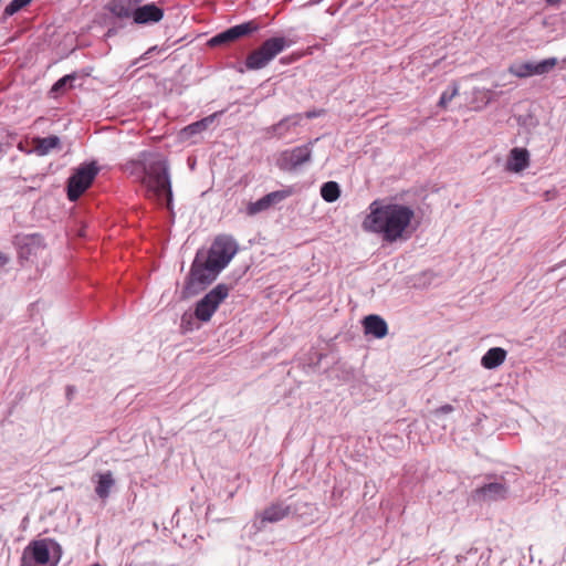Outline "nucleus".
Masks as SVG:
<instances>
[{
  "mask_svg": "<svg viewBox=\"0 0 566 566\" xmlns=\"http://www.w3.org/2000/svg\"><path fill=\"white\" fill-rule=\"evenodd\" d=\"M291 195L289 190H277L270 192L255 202H250L247 207V212L254 216L261 211L269 209L271 206L279 203Z\"/></svg>",
  "mask_w": 566,
  "mask_h": 566,
  "instance_id": "f8f14e48",
  "label": "nucleus"
},
{
  "mask_svg": "<svg viewBox=\"0 0 566 566\" xmlns=\"http://www.w3.org/2000/svg\"><path fill=\"white\" fill-rule=\"evenodd\" d=\"M453 410V407L451 405H444L442 407H440L439 411L443 412V413H449Z\"/></svg>",
  "mask_w": 566,
  "mask_h": 566,
  "instance_id": "473e14b6",
  "label": "nucleus"
},
{
  "mask_svg": "<svg viewBox=\"0 0 566 566\" xmlns=\"http://www.w3.org/2000/svg\"><path fill=\"white\" fill-rule=\"evenodd\" d=\"M61 556L59 543L51 538L38 539V566H57Z\"/></svg>",
  "mask_w": 566,
  "mask_h": 566,
  "instance_id": "9d476101",
  "label": "nucleus"
},
{
  "mask_svg": "<svg viewBox=\"0 0 566 566\" xmlns=\"http://www.w3.org/2000/svg\"><path fill=\"white\" fill-rule=\"evenodd\" d=\"M459 95V84L453 82L450 90L444 91L438 102V106L446 109L449 103Z\"/></svg>",
  "mask_w": 566,
  "mask_h": 566,
  "instance_id": "393cba45",
  "label": "nucleus"
},
{
  "mask_svg": "<svg viewBox=\"0 0 566 566\" xmlns=\"http://www.w3.org/2000/svg\"><path fill=\"white\" fill-rule=\"evenodd\" d=\"M98 174L94 164L80 166L67 180V198L76 201L92 185Z\"/></svg>",
  "mask_w": 566,
  "mask_h": 566,
  "instance_id": "39448f33",
  "label": "nucleus"
},
{
  "mask_svg": "<svg viewBox=\"0 0 566 566\" xmlns=\"http://www.w3.org/2000/svg\"><path fill=\"white\" fill-rule=\"evenodd\" d=\"M22 566H35V541H31L29 545L25 547L22 558Z\"/></svg>",
  "mask_w": 566,
  "mask_h": 566,
  "instance_id": "cd10ccee",
  "label": "nucleus"
},
{
  "mask_svg": "<svg viewBox=\"0 0 566 566\" xmlns=\"http://www.w3.org/2000/svg\"><path fill=\"white\" fill-rule=\"evenodd\" d=\"M530 165V154L525 148H513L506 165L507 170L521 172Z\"/></svg>",
  "mask_w": 566,
  "mask_h": 566,
  "instance_id": "f3484780",
  "label": "nucleus"
},
{
  "mask_svg": "<svg viewBox=\"0 0 566 566\" xmlns=\"http://www.w3.org/2000/svg\"><path fill=\"white\" fill-rule=\"evenodd\" d=\"M62 149L61 139L56 135L48 137H38V156H44L52 153H57Z\"/></svg>",
  "mask_w": 566,
  "mask_h": 566,
  "instance_id": "6ab92c4d",
  "label": "nucleus"
},
{
  "mask_svg": "<svg viewBox=\"0 0 566 566\" xmlns=\"http://www.w3.org/2000/svg\"><path fill=\"white\" fill-rule=\"evenodd\" d=\"M214 117L216 115H210V116H207L205 117L203 119L201 120H198L196 123H192L190 124L189 126L186 127V132H189V134H198V133H201L203 132L205 129L208 128V126L210 124L213 123L214 120Z\"/></svg>",
  "mask_w": 566,
  "mask_h": 566,
  "instance_id": "a878e982",
  "label": "nucleus"
},
{
  "mask_svg": "<svg viewBox=\"0 0 566 566\" xmlns=\"http://www.w3.org/2000/svg\"><path fill=\"white\" fill-rule=\"evenodd\" d=\"M290 513L291 507L289 505L282 502L272 503L258 514V518H260L261 523L260 527H264L266 523H277L289 516Z\"/></svg>",
  "mask_w": 566,
  "mask_h": 566,
  "instance_id": "ddd939ff",
  "label": "nucleus"
},
{
  "mask_svg": "<svg viewBox=\"0 0 566 566\" xmlns=\"http://www.w3.org/2000/svg\"><path fill=\"white\" fill-rule=\"evenodd\" d=\"M230 287L227 284H218L201 298L196 306L195 316L201 322H208L218 310L219 305L228 297Z\"/></svg>",
  "mask_w": 566,
  "mask_h": 566,
  "instance_id": "423d86ee",
  "label": "nucleus"
},
{
  "mask_svg": "<svg viewBox=\"0 0 566 566\" xmlns=\"http://www.w3.org/2000/svg\"><path fill=\"white\" fill-rule=\"evenodd\" d=\"M34 245H35V240H34L33 235H30V237H27L23 239H18V248H19L20 259L25 260V261L30 260V258L33 253Z\"/></svg>",
  "mask_w": 566,
  "mask_h": 566,
  "instance_id": "5701e85b",
  "label": "nucleus"
},
{
  "mask_svg": "<svg viewBox=\"0 0 566 566\" xmlns=\"http://www.w3.org/2000/svg\"><path fill=\"white\" fill-rule=\"evenodd\" d=\"M559 2H560V0H546V3H547L548 6H556V4H558Z\"/></svg>",
  "mask_w": 566,
  "mask_h": 566,
  "instance_id": "f704fd0d",
  "label": "nucleus"
},
{
  "mask_svg": "<svg viewBox=\"0 0 566 566\" xmlns=\"http://www.w3.org/2000/svg\"><path fill=\"white\" fill-rule=\"evenodd\" d=\"M164 18V10L155 3L138 7L133 11L134 22L137 24L157 23Z\"/></svg>",
  "mask_w": 566,
  "mask_h": 566,
  "instance_id": "4468645a",
  "label": "nucleus"
},
{
  "mask_svg": "<svg viewBox=\"0 0 566 566\" xmlns=\"http://www.w3.org/2000/svg\"><path fill=\"white\" fill-rule=\"evenodd\" d=\"M289 45L290 43L283 36L270 38L247 56L245 66L249 70H260Z\"/></svg>",
  "mask_w": 566,
  "mask_h": 566,
  "instance_id": "7ed1b4c3",
  "label": "nucleus"
},
{
  "mask_svg": "<svg viewBox=\"0 0 566 566\" xmlns=\"http://www.w3.org/2000/svg\"><path fill=\"white\" fill-rule=\"evenodd\" d=\"M31 0H12L4 9L6 15H12L29 4Z\"/></svg>",
  "mask_w": 566,
  "mask_h": 566,
  "instance_id": "c756f323",
  "label": "nucleus"
},
{
  "mask_svg": "<svg viewBox=\"0 0 566 566\" xmlns=\"http://www.w3.org/2000/svg\"><path fill=\"white\" fill-rule=\"evenodd\" d=\"M111 12L118 18L133 17L130 7L124 0H113L109 7Z\"/></svg>",
  "mask_w": 566,
  "mask_h": 566,
  "instance_id": "b1692460",
  "label": "nucleus"
},
{
  "mask_svg": "<svg viewBox=\"0 0 566 566\" xmlns=\"http://www.w3.org/2000/svg\"><path fill=\"white\" fill-rule=\"evenodd\" d=\"M221 272L219 268L211 265L210 260L200 261L197 254L190 270L187 287L197 291L212 283Z\"/></svg>",
  "mask_w": 566,
  "mask_h": 566,
  "instance_id": "0eeeda50",
  "label": "nucleus"
},
{
  "mask_svg": "<svg viewBox=\"0 0 566 566\" xmlns=\"http://www.w3.org/2000/svg\"><path fill=\"white\" fill-rule=\"evenodd\" d=\"M507 353L501 347L490 348L482 357L481 365L486 369H494L506 359Z\"/></svg>",
  "mask_w": 566,
  "mask_h": 566,
  "instance_id": "a211bd4d",
  "label": "nucleus"
},
{
  "mask_svg": "<svg viewBox=\"0 0 566 566\" xmlns=\"http://www.w3.org/2000/svg\"><path fill=\"white\" fill-rule=\"evenodd\" d=\"M9 262V258L7 254H4L3 252H0V266H4L6 264H8Z\"/></svg>",
  "mask_w": 566,
  "mask_h": 566,
  "instance_id": "2f4dec72",
  "label": "nucleus"
},
{
  "mask_svg": "<svg viewBox=\"0 0 566 566\" xmlns=\"http://www.w3.org/2000/svg\"><path fill=\"white\" fill-rule=\"evenodd\" d=\"M156 49H157L156 46L150 48V49H149V50H148V51H147V52L142 56V59H145V56H146V55L151 54L154 51H156Z\"/></svg>",
  "mask_w": 566,
  "mask_h": 566,
  "instance_id": "c9c22d12",
  "label": "nucleus"
},
{
  "mask_svg": "<svg viewBox=\"0 0 566 566\" xmlns=\"http://www.w3.org/2000/svg\"><path fill=\"white\" fill-rule=\"evenodd\" d=\"M507 486L504 483L492 482L478 488L473 492V499L480 502H492L504 500L507 495Z\"/></svg>",
  "mask_w": 566,
  "mask_h": 566,
  "instance_id": "9b49d317",
  "label": "nucleus"
},
{
  "mask_svg": "<svg viewBox=\"0 0 566 566\" xmlns=\"http://www.w3.org/2000/svg\"><path fill=\"white\" fill-rule=\"evenodd\" d=\"M74 392H75V388L73 386H67L66 396H67L69 400L72 399V396L74 395Z\"/></svg>",
  "mask_w": 566,
  "mask_h": 566,
  "instance_id": "72a5a7b5",
  "label": "nucleus"
},
{
  "mask_svg": "<svg viewBox=\"0 0 566 566\" xmlns=\"http://www.w3.org/2000/svg\"><path fill=\"white\" fill-rule=\"evenodd\" d=\"M321 196L327 202L336 201L340 196L339 186L335 181H327L321 188Z\"/></svg>",
  "mask_w": 566,
  "mask_h": 566,
  "instance_id": "4be33fe9",
  "label": "nucleus"
},
{
  "mask_svg": "<svg viewBox=\"0 0 566 566\" xmlns=\"http://www.w3.org/2000/svg\"><path fill=\"white\" fill-rule=\"evenodd\" d=\"M239 250L238 242L230 234H219L214 238L207 259L211 265L221 271L230 263Z\"/></svg>",
  "mask_w": 566,
  "mask_h": 566,
  "instance_id": "20e7f679",
  "label": "nucleus"
},
{
  "mask_svg": "<svg viewBox=\"0 0 566 566\" xmlns=\"http://www.w3.org/2000/svg\"><path fill=\"white\" fill-rule=\"evenodd\" d=\"M557 62L558 61L556 57H549V59H545L538 63H534L535 74L543 75V74L549 73L557 65Z\"/></svg>",
  "mask_w": 566,
  "mask_h": 566,
  "instance_id": "bb28decb",
  "label": "nucleus"
},
{
  "mask_svg": "<svg viewBox=\"0 0 566 566\" xmlns=\"http://www.w3.org/2000/svg\"><path fill=\"white\" fill-rule=\"evenodd\" d=\"M259 24L255 21H249L242 24L234 25L214 36L208 41V45L211 48L229 44L234 42L241 36L248 35L259 30Z\"/></svg>",
  "mask_w": 566,
  "mask_h": 566,
  "instance_id": "6e6552de",
  "label": "nucleus"
},
{
  "mask_svg": "<svg viewBox=\"0 0 566 566\" xmlns=\"http://www.w3.org/2000/svg\"><path fill=\"white\" fill-rule=\"evenodd\" d=\"M368 209L369 213L361 223L363 229L380 234L387 242L402 239L415 218V211L400 203H384L375 200Z\"/></svg>",
  "mask_w": 566,
  "mask_h": 566,
  "instance_id": "f257e3e1",
  "label": "nucleus"
},
{
  "mask_svg": "<svg viewBox=\"0 0 566 566\" xmlns=\"http://www.w3.org/2000/svg\"><path fill=\"white\" fill-rule=\"evenodd\" d=\"M364 331L367 335L376 338H384L388 334V325L384 318L378 315H368L363 321Z\"/></svg>",
  "mask_w": 566,
  "mask_h": 566,
  "instance_id": "dca6fc26",
  "label": "nucleus"
},
{
  "mask_svg": "<svg viewBox=\"0 0 566 566\" xmlns=\"http://www.w3.org/2000/svg\"><path fill=\"white\" fill-rule=\"evenodd\" d=\"M114 485V479L111 472H106L99 475L98 483L95 488L96 494L101 499H106L109 495L111 488Z\"/></svg>",
  "mask_w": 566,
  "mask_h": 566,
  "instance_id": "aec40b11",
  "label": "nucleus"
},
{
  "mask_svg": "<svg viewBox=\"0 0 566 566\" xmlns=\"http://www.w3.org/2000/svg\"><path fill=\"white\" fill-rule=\"evenodd\" d=\"M324 113H325L324 109L308 111V112H306L305 116H306V118L312 119V118L319 117V116L324 115Z\"/></svg>",
  "mask_w": 566,
  "mask_h": 566,
  "instance_id": "7c9ffc66",
  "label": "nucleus"
},
{
  "mask_svg": "<svg viewBox=\"0 0 566 566\" xmlns=\"http://www.w3.org/2000/svg\"><path fill=\"white\" fill-rule=\"evenodd\" d=\"M301 114L287 116L281 119L277 124L271 126L268 129V135L270 137L283 138L291 132L292 127L298 126L301 124Z\"/></svg>",
  "mask_w": 566,
  "mask_h": 566,
  "instance_id": "2eb2a0df",
  "label": "nucleus"
},
{
  "mask_svg": "<svg viewBox=\"0 0 566 566\" xmlns=\"http://www.w3.org/2000/svg\"><path fill=\"white\" fill-rule=\"evenodd\" d=\"M75 80V75H65L60 78L53 86L52 93H60L66 90V86L72 87V83Z\"/></svg>",
  "mask_w": 566,
  "mask_h": 566,
  "instance_id": "c85d7f7f",
  "label": "nucleus"
},
{
  "mask_svg": "<svg viewBox=\"0 0 566 566\" xmlns=\"http://www.w3.org/2000/svg\"><path fill=\"white\" fill-rule=\"evenodd\" d=\"M509 72L520 78L536 75L535 66L532 62H525L520 64H513L509 67Z\"/></svg>",
  "mask_w": 566,
  "mask_h": 566,
  "instance_id": "412c9836",
  "label": "nucleus"
},
{
  "mask_svg": "<svg viewBox=\"0 0 566 566\" xmlns=\"http://www.w3.org/2000/svg\"><path fill=\"white\" fill-rule=\"evenodd\" d=\"M125 170L140 180L149 197L160 202L166 199L167 207H170L172 190L167 161L163 156L144 151L138 159L126 163Z\"/></svg>",
  "mask_w": 566,
  "mask_h": 566,
  "instance_id": "f03ea898",
  "label": "nucleus"
},
{
  "mask_svg": "<svg viewBox=\"0 0 566 566\" xmlns=\"http://www.w3.org/2000/svg\"><path fill=\"white\" fill-rule=\"evenodd\" d=\"M312 150L307 145L285 150L280 155L277 165L282 170L292 171L301 165L310 161Z\"/></svg>",
  "mask_w": 566,
  "mask_h": 566,
  "instance_id": "1a4fd4ad",
  "label": "nucleus"
}]
</instances>
